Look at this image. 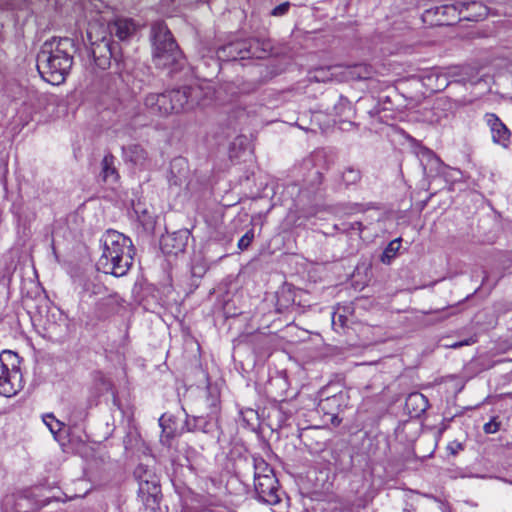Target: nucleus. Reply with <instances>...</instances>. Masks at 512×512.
I'll list each match as a JSON object with an SVG mask.
<instances>
[{"mask_svg":"<svg viewBox=\"0 0 512 512\" xmlns=\"http://www.w3.org/2000/svg\"><path fill=\"white\" fill-rule=\"evenodd\" d=\"M74 52V41L68 37L44 42L37 55L39 73L51 84L62 83L72 67Z\"/></svg>","mask_w":512,"mask_h":512,"instance_id":"1","label":"nucleus"},{"mask_svg":"<svg viewBox=\"0 0 512 512\" xmlns=\"http://www.w3.org/2000/svg\"><path fill=\"white\" fill-rule=\"evenodd\" d=\"M135 254L132 240L124 234L108 230L102 238V254L97 268L105 274L121 277L130 270Z\"/></svg>","mask_w":512,"mask_h":512,"instance_id":"2","label":"nucleus"},{"mask_svg":"<svg viewBox=\"0 0 512 512\" xmlns=\"http://www.w3.org/2000/svg\"><path fill=\"white\" fill-rule=\"evenodd\" d=\"M151 33L155 65L165 68L178 64L181 59V53L166 24L163 22L154 23Z\"/></svg>","mask_w":512,"mask_h":512,"instance_id":"3","label":"nucleus"},{"mask_svg":"<svg viewBox=\"0 0 512 512\" xmlns=\"http://www.w3.org/2000/svg\"><path fill=\"white\" fill-rule=\"evenodd\" d=\"M22 388L18 355L5 350L0 353V394L12 397Z\"/></svg>","mask_w":512,"mask_h":512,"instance_id":"4","label":"nucleus"},{"mask_svg":"<svg viewBox=\"0 0 512 512\" xmlns=\"http://www.w3.org/2000/svg\"><path fill=\"white\" fill-rule=\"evenodd\" d=\"M200 92V88L196 86H184L166 91L168 104L172 106V113L187 111L199 104Z\"/></svg>","mask_w":512,"mask_h":512,"instance_id":"5","label":"nucleus"},{"mask_svg":"<svg viewBox=\"0 0 512 512\" xmlns=\"http://www.w3.org/2000/svg\"><path fill=\"white\" fill-rule=\"evenodd\" d=\"M362 70L364 67L361 65L354 66H342V65H334L327 68L317 69L313 78L317 82H325L328 80H339V81H347L352 79H361L366 76L362 75Z\"/></svg>","mask_w":512,"mask_h":512,"instance_id":"6","label":"nucleus"},{"mask_svg":"<svg viewBox=\"0 0 512 512\" xmlns=\"http://www.w3.org/2000/svg\"><path fill=\"white\" fill-rule=\"evenodd\" d=\"M255 492L262 502L276 505L281 501L278 480L274 475L254 481Z\"/></svg>","mask_w":512,"mask_h":512,"instance_id":"7","label":"nucleus"},{"mask_svg":"<svg viewBox=\"0 0 512 512\" xmlns=\"http://www.w3.org/2000/svg\"><path fill=\"white\" fill-rule=\"evenodd\" d=\"M138 28V24L130 18H116L108 24L110 35L119 41H128L133 38Z\"/></svg>","mask_w":512,"mask_h":512,"instance_id":"8","label":"nucleus"},{"mask_svg":"<svg viewBox=\"0 0 512 512\" xmlns=\"http://www.w3.org/2000/svg\"><path fill=\"white\" fill-rule=\"evenodd\" d=\"M484 118L490 128L493 142L507 148L511 138V132L507 126L493 113H487Z\"/></svg>","mask_w":512,"mask_h":512,"instance_id":"9","label":"nucleus"},{"mask_svg":"<svg viewBox=\"0 0 512 512\" xmlns=\"http://www.w3.org/2000/svg\"><path fill=\"white\" fill-rule=\"evenodd\" d=\"M146 110L156 116H168L172 114V106L168 104L167 93H150L144 98Z\"/></svg>","mask_w":512,"mask_h":512,"instance_id":"10","label":"nucleus"},{"mask_svg":"<svg viewBox=\"0 0 512 512\" xmlns=\"http://www.w3.org/2000/svg\"><path fill=\"white\" fill-rule=\"evenodd\" d=\"M187 232L173 233L161 238V249L165 254L177 255L186 247Z\"/></svg>","mask_w":512,"mask_h":512,"instance_id":"11","label":"nucleus"},{"mask_svg":"<svg viewBox=\"0 0 512 512\" xmlns=\"http://www.w3.org/2000/svg\"><path fill=\"white\" fill-rule=\"evenodd\" d=\"M246 44L242 41H236L220 47L216 54L220 61H234L238 59H247Z\"/></svg>","mask_w":512,"mask_h":512,"instance_id":"12","label":"nucleus"},{"mask_svg":"<svg viewBox=\"0 0 512 512\" xmlns=\"http://www.w3.org/2000/svg\"><path fill=\"white\" fill-rule=\"evenodd\" d=\"M125 161L134 165L144 166L148 161L147 151L139 144H131L122 148Z\"/></svg>","mask_w":512,"mask_h":512,"instance_id":"13","label":"nucleus"},{"mask_svg":"<svg viewBox=\"0 0 512 512\" xmlns=\"http://www.w3.org/2000/svg\"><path fill=\"white\" fill-rule=\"evenodd\" d=\"M425 85L434 92L442 91L449 85L448 77L445 73L431 71L424 77Z\"/></svg>","mask_w":512,"mask_h":512,"instance_id":"14","label":"nucleus"},{"mask_svg":"<svg viewBox=\"0 0 512 512\" xmlns=\"http://www.w3.org/2000/svg\"><path fill=\"white\" fill-rule=\"evenodd\" d=\"M101 166V176L103 181L109 183L117 182L119 175L115 167V157L112 154H107L104 156L101 162Z\"/></svg>","mask_w":512,"mask_h":512,"instance_id":"15","label":"nucleus"},{"mask_svg":"<svg viewBox=\"0 0 512 512\" xmlns=\"http://www.w3.org/2000/svg\"><path fill=\"white\" fill-rule=\"evenodd\" d=\"M242 43H245L247 50V59L248 58H257L261 59L266 57L268 51L270 49V45L268 43H261L258 39H249V40H241Z\"/></svg>","mask_w":512,"mask_h":512,"instance_id":"16","label":"nucleus"},{"mask_svg":"<svg viewBox=\"0 0 512 512\" xmlns=\"http://www.w3.org/2000/svg\"><path fill=\"white\" fill-rule=\"evenodd\" d=\"M428 403L426 398L421 393H412L406 399V407H412L415 415H419L427 409Z\"/></svg>","mask_w":512,"mask_h":512,"instance_id":"17","label":"nucleus"},{"mask_svg":"<svg viewBox=\"0 0 512 512\" xmlns=\"http://www.w3.org/2000/svg\"><path fill=\"white\" fill-rule=\"evenodd\" d=\"M254 481L263 479L268 475H274L271 466L261 457H253Z\"/></svg>","mask_w":512,"mask_h":512,"instance_id":"18","label":"nucleus"},{"mask_svg":"<svg viewBox=\"0 0 512 512\" xmlns=\"http://www.w3.org/2000/svg\"><path fill=\"white\" fill-rule=\"evenodd\" d=\"M434 14L436 16H443L446 17L445 19L439 18L438 21L446 22L447 24L450 23V21H454L457 19V8L454 5H443L436 7L434 9Z\"/></svg>","mask_w":512,"mask_h":512,"instance_id":"19","label":"nucleus"},{"mask_svg":"<svg viewBox=\"0 0 512 512\" xmlns=\"http://www.w3.org/2000/svg\"><path fill=\"white\" fill-rule=\"evenodd\" d=\"M342 179L346 185L356 184L361 179V172L353 167H347L342 173Z\"/></svg>","mask_w":512,"mask_h":512,"instance_id":"20","label":"nucleus"},{"mask_svg":"<svg viewBox=\"0 0 512 512\" xmlns=\"http://www.w3.org/2000/svg\"><path fill=\"white\" fill-rule=\"evenodd\" d=\"M43 421L54 436L62 429L63 423L57 420L53 414L45 415Z\"/></svg>","mask_w":512,"mask_h":512,"instance_id":"21","label":"nucleus"},{"mask_svg":"<svg viewBox=\"0 0 512 512\" xmlns=\"http://www.w3.org/2000/svg\"><path fill=\"white\" fill-rule=\"evenodd\" d=\"M400 242H401L400 239H395L389 243V245L385 249L383 256H382L383 262H386V258L390 259L391 257H393L396 254V252L398 251V249L400 247Z\"/></svg>","mask_w":512,"mask_h":512,"instance_id":"22","label":"nucleus"},{"mask_svg":"<svg viewBox=\"0 0 512 512\" xmlns=\"http://www.w3.org/2000/svg\"><path fill=\"white\" fill-rule=\"evenodd\" d=\"M254 239L253 229L248 230L238 241V248L240 250H246Z\"/></svg>","mask_w":512,"mask_h":512,"instance_id":"23","label":"nucleus"},{"mask_svg":"<svg viewBox=\"0 0 512 512\" xmlns=\"http://www.w3.org/2000/svg\"><path fill=\"white\" fill-rule=\"evenodd\" d=\"M290 7H291L290 2H288V1L283 2V3L279 4L278 6L274 7L271 10L270 15L274 16V17H282L289 12Z\"/></svg>","mask_w":512,"mask_h":512,"instance_id":"24","label":"nucleus"},{"mask_svg":"<svg viewBox=\"0 0 512 512\" xmlns=\"http://www.w3.org/2000/svg\"><path fill=\"white\" fill-rule=\"evenodd\" d=\"M446 449L449 454H451L452 456H456L460 451L464 450V445L462 442L454 440L448 443Z\"/></svg>","mask_w":512,"mask_h":512,"instance_id":"25","label":"nucleus"},{"mask_svg":"<svg viewBox=\"0 0 512 512\" xmlns=\"http://www.w3.org/2000/svg\"><path fill=\"white\" fill-rule=\"evenodd\" d=\"M339 402V399L337 396H332V397H328L326 398L325 400H322L320 403H319V408L322 410V411H326L328 410V408L332 405H335V404H338Z\"/></svg>","mask_w":512,"mask_h":512,"instance_id":"26","label":"nucleus"},{"mask_svg":"<svg viewBox=\"0 0 512 512\" xmlns=\"http://www.w3.org/2000/svg\"><path fill=\"white\" fill-rule=\"evenodd\" d=\"M219 398L218 395L211 396L209 399L210 416H216L218 413Z\"/></svg>","mask_w":512,"mask_h":512,"instance_id":"27","label":"nucleus"},{"mask_svg":"<svg viewBox=\"0 0 512 512\" xmlns=\"http://www.w3.org/2000/svg\"><path fill=\"white\" fill-rule=\"evenodd\" d=\"M500 428V425L495 420H491L490 422L486 423L483 427L484 432L487 434H493L496 433Z\"/></svg>","mask_w":512,"mask_h":512,"instance_id":"28","label":"nucleus"},{"mask_svg":"<svg viewBox=\"0 0 512 512\" xmlns=\"http://www.w3.org/2000/svg\"><path fill=\"white\" fill-rule=\"evenodd\" d=\"M475 342H476V339L474 337H470V338L465 339L463 341L455 342V343H452V344H449V345H446V346L450 347V348H453V349H457V348H460L462 346L472 345Z\"/></svg>","mask_w":512,"mask_h":512,"instance_id":"29","label":"nucleus"},{"mask_svg":"<svg viewBox=\"0 0 512 512\" xmlns=\"http://www.w3.org/2000/svg\"><path fill=\"white\" fill-rule=\"evenodd\" d=\"M196 422H197L196 418H193L192 420L186 419V421H185L186 431H188V432L195 431L196 430Z\"/></svg>","mask_w":512,"mask_h":512,"instance_id":"30","label":"nucleus"},{"mask_svg":"<svg viewBox=\"0 0 512 512\" xmlns=\"http://www.w3.org/2000/svg\"><path fill=\"white\" fill-rule=\"evenodd\" d=\"M166 421V418H165V415H163L161 418H160V425L163 426V431L165 433H167V435H171L172 434V431H167V428L164 426V422Z\"/></svg>","mask_w":512,"mask_h":512,"instance_id":"31","label":"nucleus"},{"mask_svg":"<svg viewBox=\"0 0 512 512\" xmlns=\"http://www.w3.org/2000/svg\"><path fill=\"white\" fill-rule=\"evenodd\" d=\"M425 154L427 155V157H428L429 159H432V160L438 161V159L436 158V156L433 154V152H432V151H430V150H426V151H425Z\"/></svg>","mask_w":512,"mask_h":512,"instance_id":"32","label":"nucleus"},{"mask_svg":"<svg viewBox=\"0 0 512 512\" xmlns=\"http://www.w3.org/2000/svg\"><path fill=\"white\" fill-rule=\"evenodd\" d=\"M352 229H357L359 231H362V223L361 222H355L352 227Z\"/></svg>","mask_w":512,"mask_h":512,"instance_id":"33","label":"nucleus"},{"mask_svg":"<svg viewBox=\"0 0 512 512\" xmlns=\"http://www.w3.org/2000/svg\"><path fill=\"white\" fill-rule=\"evenodd\" d=\"M331 415H332V419H331L332 423L338 425L340 423V420L338 419V417L332 413H331Z\"/></svg>","mask_w":512,"mask_h":512,"instance_id":"34","label":"nucleus"},{"mask_svg":"<svg viewBox=\"0 0 512 512\" xmlns=\"http://www.w3.org/2000/svg\"><path fill=\"white\" fill-rule=\"evenodd\" d=\"M403 512H415V509L412 507V505H407V506L403 509Z\"/></svg>","mask_w":512,"mask_h":512,"instance_id":"35","label":"nucleus"},{"mask_svg":"<svg viewBox=\"0 0 512 512\" xmlns=\"http://www.w3.org/2000/svg\"><path fill=\"white\" fill-rule=\"evenodd\" d=\"M138 116H140V113L135 111V112H133V114L130 117H131V119H134Z\"/></svg>","mask_w":512,"mask_h":512,"instance_id":"36","label":"nucleus"},{"mask_svg":"<svg viewBox=\"0 0 512 512\" xmlns=\"http://www.w3.org/2000/svg\"><path fill=\"white\" fill-rule=\"evenodd\" d=\"M342 318H343V317L340 315V316H339V321H340V323H341V326L343 325V319H342Z\"/></svg>","mask_w":512,"mask_h":512,"instance_id":"37","label":"nucleus"}]
</instances>
